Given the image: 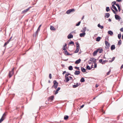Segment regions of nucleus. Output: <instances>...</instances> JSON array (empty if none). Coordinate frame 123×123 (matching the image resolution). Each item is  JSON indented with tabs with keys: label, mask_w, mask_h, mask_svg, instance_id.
<instances>
[{
	"label": "nucleus",
	"mask_w": 123,
	"mask_h": 123,
	"mask_svg": "<svg viewBox=\"0 0 123 123\" xmlns=\"http://www.w3.org/2000/svg\"><path fill=\"white\" fill-rule=\"evenodd\" d=\"M53 85L52 87V88H54L55 89L58 86V83L55 80L53 81Z\"/></svg>",
	"instance_id": "nucleus-1"
},
{
	"label": "nucleus",
	"mask_w": 123,
	"mask_h": 123,
	"mask_svg": "<svg viewBox=\"0 0 123 123\" xmlns=\"http://www.w3.org/2000/svg\"><path fill=\"white\" fill-rule=\"evenodd\" d=\"M14 68H13L12 69V70L11 71H10L9 72V78L11 77L12 76V74H13V73H14L13 70H14Z\"/></svg>",
	"instance_id": "nucleus-2"
},
{
	"label": "nucleus",
	"mask_w": 123,
	"mask_h": 123,
	"mask_svg": "<svg viewBox=\"0 0 123 123\" xmlns=\"http://www.w3.org/2000/svg\"><path fill=\"white\" fill-rule=\"evenodd\" d=\"M105 43L106 45V46H107V47L108 48L110 47V44L108 42L106 41H105Z\"/></svg>",
	"instance_id": "nucleus-3"
},
{
	"label": "nucleus",
	"mask_w": 123,
	"mask_h": 123,
	"mask_svg": "<svg viewBox=\"0 0 123 123\" xmlns=\"http://www.w3.org/2000/svg\"><path fill=\"white\" fill-rule=\"evenodd\" d=\"M97 50H98V52L99 53H101L103 51L102 49L101 48L98 49Z\"/></svg>",
	"instance_id": "nucleus-4"
},
{
	"label": "nucleus",
	"mask_w": 123,
	"mask_h": 123,
	"mask_svg": "<svg viewBox=\"0 0 123 123\" xmlns=\"http://www.w3.org/2000/svg\"><path fill=\"white\" fill-rule=\"evenodd\" d=\"M54 96H51L50 97H49L48 98V100L49 101H52L53 100L54 98Z\"/></svg>",
	"instance_id": "nucleus-5"
},
{
	"label": "nucleus",
	"mask_w": 123,
	"mask_h": 123,
	"mask_svg": "<svg viewBox=\"0 0 123 123\" xmlns=\"http://www.w3.org/2000/svg\"><path fill=\"white\" fill-rule=\"evenodd\" d=\"M80 72L79 71H76L74 73V74L75 75H78L80 74Z\"/></svg>",
	"instance_id": "nucleus-6"
},
{
	"label": "nucleus",
	"mask_w": 123,
	"mask_h": 123,
	"mask_svg": "<svg viewBox=\"0 0 123 123\" xmlns=\"http://www.w3.org/2000/svg\"><path fill=\"white\" fill-rule=\"evenodd\" d=\"M73 35L71 34V33L69 34L68 36V39H70L73 38Z\"/></svg>",
	"instance_id": "nucleus-7"
},
{
	"label": "nucleus",
	"mask_w": 123,
	"mask_h": 123,
	"mask_svg": "<svg viewBox=\"0 0 123 123\" xmlns=\"http://www.w3.org/2000/svg\"><path fill=\"white\" fill-rule=\"evenodd\" d=\"M11 38V37L10 38V39L8 40V41L6 43H5L4 45V47L6 46L8 43L10 41V40Z\"/></svg>",
	"instance_id": "nucleus-8"
},
{
	"label": "nucleus",
	"mask_w": 123,
	"mask_h": 123,
	"mask_svg": "<svg viewBox=\"0 0 123 123\" xmlns=\"http://www.w3.org/2000/svg\"><path fill=\"white\" fill-rule=\"evenodd\" d=\"M115 18L117 20L119 19L120 18V17L117 15H115Z\"/></svg>",
	"instance_id": "nucleus-9"
},
{
	"label": "nucleus",
	"mask_w": 123,
	"mask_h": 123,
	"mask_svg": "<svg viewBox=\"0 0 123 123\" xmlns=\"http://www.w3.org/2000/svg\"><path fill=\"white\" fill-rule=\"evenodd\" d=\"M81 61V60L80 59H79L78 60H76L75 62V63L76 64H78L80 63Z\"/></svg>",
	"instance_id": "nucleus-10"
},
{
	"label": "nucleus",
	"mask_w": 123,
	"mask_h": 123,
	"mask_svg": "<svg viewBox=\"0 0 123 123\" xmlns=\"http://www.w3.org/2000/svg\"><path fill=\"white\" fill-rule=\"evenodd\" d=\"M60 88H61L60 87H58V88L55 91V94H56L58 93V91L60 90Z\"/></svg>",
	"instance_id": "nucleus-11"
},
{
	"label": "nucleus",
	"mask_w": 123,
	"mask_h": 123,
	"mask_svg": "<svg viewBox=\"0 0 123 123\" xmlns=\"http://www.w3.org/2000/svg\"><path fill=\"white\" fill-rule=\"evenodd\" d=\"M50 29L51 30L55 31L56 30L54 26L51 25L50 26Z\"/></svg>",
	"instance_id": "nucleus-12"
},
{
	"label": "nucleus",
	"mask_w": 123,
	"mask_h": 123,
	"mask_svg": "<svg viewBox=\"0 0 123 123\" xmlns=\"http://www.w3.org/2000/svg\"><path fill=\"white\" fill-rule=\"evenodd\" d=\"M115 48V47L114 45H112L111 47V50L114 49Z\"/></svg>",
	"instance_id": "nucleus-13"
},
{
	"label": "nucleus",
	"mask_w": 123,
	"mask_h": 123,
	"mask_svg": "<svg viewBox=\"0 0 123 123\" xmlns=\"http://www.w3.org/2000/svg\"><path fill=\"white\" fill-rule=\"evenodd\" d=\"M110 15L109 13H106L105 14V17H106L107 18H108L110 16Z\"/></svg>",
	"instance_id": "nucleus-14"
},
{
	"label": "nucleus",
	"mask_w": 123,
	"mask_h": 123,
	"mask_svg": "<svg viewBox=\"0 0 123 123\" xmlns=\"http://www.w3.org/2000/svg\"><path fill=\"white\" fill-rule=\"evenodd\" d=\"M112 6L113 8L115 11L117 12L118 11V10L117 9L116 7L114 5H112Z\"/></svg>",
	"instance_id": "nucleus-15"
},
{
	"label": "nucleus",
	"mask_w": 123,
	"mask_h": 123,
	"mask_svg": "<svg viewBox=\"0 0 123 123\" xmlns=\"http://www.w3.org/2000/svg\"><path fill=\"white\" fill-rule=\"evenodd\" d=\"M30 9V8H28L27 9H25L22 12L23 13H25L27 12Z\"/></svg>",
	"instance_id": "nucleus-16"
},
{
	"label": "nucleus",
	"mask_w": 123,
	"mask_h": 123,
	"mask_svg": "<svg viewBox=\"0 0 123 123\" xmlns=\"http://www.w3.org/2000/svg\"><path fill=\"white\" fill-rule=\"evenodd\" d=\"M86 34V33L85 32H84L83 33H80V36L81 37H82L83 36H84Z\"/></svg>",
	"instance_id": "nucleus-17"
},
{
	"label": "nucleus",
	"mask_w": 123,
	"mask_h": 123,
	"mask_svg": "<svg viewBox=\"0 0 123 123\" xmlns=\"http://www.w3.org/2000/svg\"><path fill=\"white\" fill-rule=\"evenodd\" d=\"M79 85V84L77 83L76 84L73 85V87L74 88H75L78 86Z\"/></svg>",
	"instance_id": "nucleus-18"
},
{
	"label": "nucleus",
	"mask_w": 123,
	"mask_h": 123,
	"mask_svg": "<svg viewBox=\"0 0 123 123\" xmlns=\"http://www.w3.org/2000/svg\"><path fill=\"white\" fill-rule=\"evenodd\" d=\"M98 50H96V51H95L93 53V55L94 56H95V55L98 52Z\"/></svg>",
	"instance_id": "nucleus-19"
},
{
	"label": "nucleus",
	"mask_w": 123,
	"mask_h": 123,
	"mask_svg": "<svg viewBox=\"0 0 123 123\" xmlns=\"http://www.w3.org/2000/svg\"><path fill=\"white\" fill-rule=\"evenodd\" d=\"M108 34L110 35H113V33L111 31H108Z\"/></svg>",
	"instance_id": "nucleus-20"
},
{
	"label": "nucleus",
	"mask_w": 123,
	"mask_h": 123,
	"mask_svg": "<svg viewBox=\"0 0 123 123\" xmlns=\"http://www.w3.org/2000/svg\"><path fill=\"white\" fill-rule=\"evenodd\" d=\"M65 78V80H66V82H68L70 80L68 77Z\"/></svg>",
	"instance_id": "nucleus-21"
},
{
	"label": "nucleus",
	"mask_w": 123,
	"mask_h": 123,
	"mask_svg": "<svg viewBox=\"0 0 123 123\" xmlns=\"http://www.w3.org/2000/svg\"><path fill=\"white\" fill-rule=\"evenodd\" d=\"M81 69L82 71L83 72H86V69L83 67H82L81 68Z\"/></svg>",
	"instance_id": "nucleus-22"
},
{
	"label": "nucleus",
	"mask_w": 123,
	"mask_h": 123,
	"mask_svg": "<svg viewBox=\"0 0 123 123\" xmlns=\"http://www.w3.org/2000/svg\"><path fill=\"white\" fill-rule=\"evenodd\" d=\"M80 48H76V50L74 51V52L75 53H76L78 52Z\"/></svg>",
	"instance_id": "nucleus-23"
},
{
	"label": "nucleus",
	"mask_w": 123,
	"mask_h": 123,
	"mask_svg": "<svg viewBox=\"0 0 123 123\" xmlns=\"http://www.w3.org/2000/svg\"><path fill=\"white\" fill-rule=\"evenodd\" d=\"M98 27L100 28L101 29H102L103 28V26H102L100 24H98Z\"/></svg>",
	"instance_id": "nucleus-24"
},
{
	"label": "nucleus",
	"mask_w": 123,
	"mask_h": 123,
	"mask_svg": "<svg viewBox=\"0 0 123 123\" xmlns=\"http://www.w3.org/2000/svg\"><path fill=\"white\" fill-rule=\"evenodd\" d=\"M101 37H98L96 38V41L97 42L99 41L101 39Z\"/></svg>",
	"instance_id": "nucleus-25"
},
{
	"label": "nucleus",
	"mask_w": 123,
	"mask_h": 123,
	"mask_svg": "<svg viewBox=\"0 0 123 123\" xmlns=\"http://www.w3.org/2000/svg\"><path fill=\"white\" fill-rule=\"evenodd\" d=\"M80 81L81 82H83L85 81V80L84 78H82L80 80Z\"/></svg>",
	"instance_id": "nucleus-26"
},
{
	"label": "nucleus",
	"mask_w": 123,
	"mask_h": 123,
	"mask_svg": "<svg viewBox=\"0 0 123 123\" xmlns=\"http://www.w3.org/2000/svg\"><path fill=\"white\" fill-rule=\"evenodd\" d=\"M68 69L70 70H72L73 69V67L72 66H70L68 67Z\"/></svg>",
	"instance_id": "nucleus-27"
},
{
	"label": "nucleus",
	"mask_w": 123,
	"mask_h": 123,
	"mask_svg": "<svg viewBox=\"0 0 123 123\" xmlns=\"http://www.w3.org/2000/svg\"><path fill=\"white\" fill-rule=\"evenodd\" d=\"M68 116H65L64 117V119L65 120H67L68 118Z\"/></svg>",
	"instance_id": "nucleus-28"
},
{
	"label": "nucleus",
	"mask_w": 123,
	"mask_h": 123,
	"mask_svg": "<svg viewBox=\"0 0 123 123\" xmlns=\"http://www.w3.org/2000/svg\"><path fill=\"white\" fill-rule=\"evenodd\" d=\"M76 48H80L79 44L78 43H76Z\"/></svg>",
	"instance_id": "nucleus-29"
},
{
	"label": "nucleus",
	"mask_w": 123,
	"mask_h": 123,
	"mask_svg": "<svg viewBox=\"0 0 123 123\" xmlns=\"http://www.w3.org/2000/svg\"><path fill=\"white\" fill-rule=\"evenodd\" d=\"M110 9L109 8V7H106V11L107 12H108L109 11H110Z\"/></svg>",
	"instance_id": "nucleus-30"
},
{
	"label": "nucleus",
	"mask_w": 123,
	"mask_h": 123,
	"mask_svg": "<svg viewBox=\"0 0 123 123\" xmlns=\"http://www.w3.org/2000/svg\"><path fill=\"white\" fill-rule=\"evenodd\" d=\"M41 25H40V26L38 27V28L37 30V31H36L37 32H38V31H39L40 30V28L41 27Z\"/></svg>",
	"instance_id": "nucleus-31"
},
{
	"label": "nucleus",
	"mask_w": 123,
	"mask_h": 123,
	"mask_svg": "<svg viewBox=\"0 0 123 123\" xmlns=\"http://www.w3.org/2000/svg\"><path fill=\"white\" fill-rule=\"evenodd\" d=\"M6 116V114L5 113L3 114V115L2 117L5 119V117Z\"/></svg>",
	"instance_id": "nucleus-32"
},
{
	"label": "nucleus",
	"mask_w": 123,
	"mask_h": 123,
	"mask_svg": "<svg viewBox=\"0 0 123 123\" xmlns=\"http://www.w3.org/2000/svg\"><path fill=\"white\" fill-rule=\"evenodd\" d=\"M115 57H113L112 58V60H109V62H112V61H114V60H115Z\"/></svg>",
	"instance_id": "nucleus-33"
},
{
	"label": "nucleus",
	"mask_w": 123,
	"mask_h": 123,
	"mask_svg": "<svg viewBox=\"0 0 123 123\" xmlns=\"http://www.w3.org/2000/svg\"><path fill=\"white\" fill-rule=\"evenodd\" d=\"M122 43V41L121 40H120L118 42V44L119 45H120Z\"/></svg>",
	"instance_id": "nucleus-34"
},
{
	"label": "nucleus",
	"mask_w": 123,
	"mask_h": 123,
	"mask_svg": "<svg viewBox=\"0 0 123 123\" xmlns=\"http://www.w3.org/2000/svg\"><path fill=\"white\" fill-rule=\"evenodd\" d=\"M121 36V34H118V38L119 39H120Z\"/></svg>",
	"instance_id": "nucleus-35"
},
{
	"label": "nucleus",
	"mask_w": 123,
	"mask_h": 123,
	"mask_svg": "<svg viewBox=\"0 0 123 123\" xmlns=\"http://www.w3.org/2000/svg\"><path fill=\"white\" fill-rule=\"evenodd\" d=\"M108 61L107 60H105V61H103L102 63V64H105V62H108Z\"/></svg>",
	"instance_id": "nucleus-36"
},
{
	"label": "nucleus",
	"mask_w": 123,
	"mask_h": 123,
	"mask_svg": "<svg viewBox=\"0 0 123 123\" xmlns=\"http://www.w3.org/2000/svg\"><path fill=\"white\" fill-rule=\"evenodd\" d=\"M70 12H70V9L68 10L67 11V12H66V13L68 14H69Z\"/></svg>",
	"instance_id": "nucleus-37"
},
{
	"label": "nucleus",
	"mask_w": 123,
	"mask_h": 123,
	"mask_svg": "<svg viewBox=\"0 0 123 123\" xmlns=\"http://www.w3.org/2000/svg\"><path fill=\"white\" fill-rule=\"evenodd\" d=\"M4 119V118L1 117L0 119V123H1Z\"/></svg>",
	"instance_id": "nucleus-38"
},
{
	"label": "nucleus",
	"mask_w": 123,
	"mask_h": 123,
	"mask_svg": "<svg viewBox=\"0 0 123 123\" xmlns=\"http://www.w3.org/2000/svg\"><path fill=\"white\" fill-rule=\"evenodd\" d=\"M65 52L66 54L67 55H70L69 53L67 51V50H66L65 51Z\"/></svg>",
	"instance_id": "nucleus-39"
},
{
	"label": "nucleus",
	"mask_w": 123,
	"mask_h": 123,
	"mask_svg": "<svg viewBox=\"0 0 123 123\" xmlns=\"http://www.w3.org/2000/svg\"><path fill=\"white\" fill-rule=\"evenodd\" d=\"M80 23H81L80 21H79L78 24H76V25L77 26L79 25H80Z\"/></svg>",
	"instance_id": "nucleus-40"
},
{
	"label": "nucleus",
	"mask_w": 123,
	"mask_h": 123,
	"mask_svg": "<svg viewBox=\"0 0 123 123\" xmlns=\"http://www.w3.org/2000/svg\"><path fill=\"white\" fill-rule=\"evenodd\" d=\"M86 68L89 70H90L91 69L90 67L88 65H87L86 66Z\"/></svg>",
	"instance_id": "nucleus-41"
},
{
	"label": "nucleus",
	"mask_w": 123,
	"mask_h": 123,
	"mask_svg": "<svg viewBox=\"0 0 123 123\" xmlns=\"http://www.w3.org/2000/svg\"><path fill=\"white\" fill-rule=\"evenodd\" d=\"M111 72V69H110L109 71L108 72H107V73L106 74L107 75H109L110 73Z\"/></svg>",
	"instance_id": "nucleus-42"
},
{
	"label": "nucleus",
	"mask_w": 123,
	"mask_h": 123,
	"mask_svg": "<svg viewBox=\"0 0 123 123\" xmlns=\"http://www.w3.org/2000/svg\"><path fill=\"white\" fill-rule=\"evenodd\" d=\"M70 11L71 12H73L75 10L74 9H70Z\"/></svg>",
	"instance_id": "nucleus-43"
},
{
	"label": "nucleus",
	"mask_w": 123,
	"mask_h": 123,
	"mask_svg": "<svg viewBox=\"0 0 123 123\" xmlns=\"http://www.w3.org/2000/svg\"><path fill=\"white\" fill-rule=\"evenodd\" d=\"M93 62L94 63H96V59L94 58V59L93 60Z\"/></svg>",
	"instance_id": "nucleus-44"
},
{
	"label": "nucleus",
	"mask_w": 123,
	"mask_h": 123,
	"mask_svg": "<svg viewBox=\"0 0 123 123\" xmlns=\"http://www.w3.org/2000/svg\"><path fill=\"white\" fill-rule=\"evenodd\" d=\"M69 75H70V74H66L65 75V78L68 77V76Z\"/></svg>",
	"instance_id": "nucleus-45"
},
{
	"label": "nucleus",
	"mask_w": 123,
	"mask_h": 123,
	"mask_svg": "<svg viewBox=\"0 0 123 123\" xmlns=\"http://www.w3.org/2000/svg\"><path fill=\"white\" fill-rule=\"evenodd\" d=\"M75 68L76 69H77L78 70H80V68L79 67H75Z\"/></svg>",
	"instance_id": "nucleus-46"
},
{
	"label": "nucleus",
	"mask_w": 123,
	"mask_h": 123,
	"mask_svg": "<svg viewBox=\"0 0 123 123\" xmlns=\"http://www.w3.org/2000/svg\"><path fill=\"white\" fill-rule=\"evenodd\" d=\"M111 10L115 14H117V13H116V12L113 9H112L111 8Z\"/></svg>",
	"instance_id": "nucleus-47"
},
{
	"label": "nucleus",
	"mask_w": 123,
	"mask_h": 123,
	"mask_svg": "<svg viewBox=\"0 0 123 123\" xmlns=\"http://www.w3.org/2000/svg\"><path fill=\"white\" fill-rule=\"evenodd\" d=\"M69 43L70 44H74V43L73 41H71L69 42Z\"/></svg>",
	"instance_id": "nucleus-48"
},
{
	"label": "nucleus",
	"mask_w": 123,
	"mask_h": 123,
	"mask_svg": "<svg viewBox=\"0 0 123 123\" xmlns=\"http://www.w3.org/2000/svg\"><path fill=\"white\" fill-rule=\"evenodd\" d=\"M94 58H91L90 59V60H89V61H93V59H94Z\"/></svg>",
	"instance_id": "nucleus-49"
},
{
	"label": "nucleus",
	"mask_w": 123,
	"mask_h": 123,
	"mask_svg": "<svg viewBox=\"0 0 123 123\" xmlns=\"http://www.w3.org/2000/svg\"><path fill=\"white\" fill-rule=\"evenodd\" d=\"M112 5H115L116 4V2L115 1H114L112 2Z\"/></svg>",
	"instance_id": "nucleus-50"
},
{
	"label": "nucleus",
	"mask_w": 123,
	"mask_h": 123,
	"mask_svg": "<svg viewBox=\"0 0 123 123\" xmlns=\"http://www.w3.org/2000/svg\"><path fill=\"white\" fill-rule=\"evenodd\" d=\"M97 67V64L96 63H94V68H96Z\"/></svg>",
	"instance_id": "nucleus-51"
},
{
	"label": "nucleus",
	"mask_w": 123,
	"mask_h": 123,
	"mask_svg": "<svg viewBox=\"0 0 123 123\" xmlns=\"http://www.w3.org/2000/svg\"><path fill=\"white\" fill-rule=\"evenodd\" d=\"M49 77L50 79H51V74H49Z\"/></svg>",
	"instance_id": "nucleus-52"
},
{
	"label": "nucleus",
	"mask_w": 123,
	"mask_h": 123,
	"mask_svg": "<svg viewBox=\"0 0 123 123\" xmlns=\"http://www.w3.org/2000/svg\"><path fill=\"white\" fill-rule=\"evenodd\" d=\"M118 9L119 10V11H120L121 10V8L120 6H119L118 7Z\"/></svg>",
	"instance_id": "nucleus-53"
},
{
	"label": "nucleus",
	"mask_w": 123,
	"mask_h": 123,
	"mask_svg": "<svg viewBox=\"0 0 123 123\" xmlns=\"http://www.w3.org/2000/svg\"><path fill=\"white\" fill-rule=\"evenodd\" d=\"M121 31L123 32V28H122L120 29Z\"/></svg>",
	"instance_id": "nucleus-54"
},
{
	"label": "nucleus",
	"mask_w": 123,
	"mask_h": 123,
	"mask_svg": "<svg viewBox=\"0 0 123 123\" xmlns=\"http://www.w3.org/2000/svg\"><path fill=\"white\" fill-rule=\"evenodd\" d=\"M102 59H100V60H99V62L101 63H102Z\"/></svg>",
	"instance_id": "nucleus-55"
},
{
	"label": "nucleus",
	"mask_w": 123,
	"mask_h": 123,
	"mask_svg": "<svg viewBox=\"0 0 123 123\" xmlns=\"http://www.w3.org/2000/svg\"><path fill=\"white\" fill-rule=\"evenodd\" d=\"M63 49L64 51H65L66 50V49L65 48V47H63Z\"/></svg>",
	"instance_id": "nucleus-56"
},
{
	"label": "nucleus",
	"mask_w": 123,
	"mask_h": 123,
	"mask_svg": "<svg viewBox=\"0 0 123 123\" xmlns=\"http://www.w3.org/2000/svg\"><path fill=\"white\" fill-rule=\"evenodd\" d=\"M69 78V79L70 80H71L72 79V78L71 77V76H69L68 77Z\"/></svg>",
	"instance_id": "nucleus-57"
},
{
	"label": "nucleus",
	"mask_w": 123,
	"mask_h": 123,
	"mask_svg": "<svg viewBox=\"0 0 123 123\" xmlns=\"http://www.w3.org/2000/svg\"><path fill=\"white\" fill-rule=\"evenodd\" d=\"M115 5L118 7L119 6V4H116Z\"/></svg>",
	"instance_id": "nucleus-58"
},
{
	"label": "nucleus",
	"mask_w": 123,
	"mask_h": 123,
	"mask_svg": "<svg viewBox=\"0 0 123 123\" xmlns=\"http://www.w3.org/2000/svg\"><path fill=\"white\" fill-rule=\"evenodd\" d=\"M84 105H83L80 106V108H83L84 106Z\"/></svg>",
	"instance_id": "nucleus-59"
},
{
	"label": "nucleus",
	"mask_w": 123,
	"mask_h": 123,
	"mask_svg": "<svg viewBox=\"0 0 123 123\" xmlns=\"http://www.w3.org/2000/svg\"><path fill=\"white\" fill-rule=\"evenodd\" d=\"M67 45V44L66 43H65V45H64L63 47H65Z\"/></svg>",
	"instance_id": "nucleus-60"
},
{
	"label": "nucleus",
	"mask_w": 123,
	"mask_h": 123,
	"mask_svg": "<svg viewBox=\"0 0 123 123\" xmlns=\"http://www.w3.org/2000/svg\"><path fill=\"white\" fill-rule=\"evenodd\" d=\"M122 0H116L118 2H120Z\"/></svg>",
	"instance_id": "nucleus-61"
},
{
	"label": "nucleus",
	"mask_w": 123,
	"mask_h": 123,
	"mask_svg": "<svg viewBox=\"0 0 123 123\" xmlns=\"http://www.w3.org/2000/svg\"><path fill=\"white\" fill-rule=\"evenodd\" d=\"M123 68V64L122 65L121 67V69H122Z\"/></svg>",
	"instance_id": "nucleus-62"
},
{
	"label": "nucleus",
	"mask_w": 123,
	"mask_h": 123,
	"mask_svg": "<svg viewBox=\"0 0 123 123\" xmlns=\"http://www.w3.org/2000/svg\"><path fill=\"white\" fill-rule=\"evenodd\" d=\"M108 20H109V21L111 22V19L109 18V19Z\"/></svg>",
	"instance_id": "nucleus-63"
},
{
	"label": "nucleus",
	"mask_w": 123,
	"mask_h": 123,
	"mask_svg": "<svg viewBox=\"0 0 123 123\" xmlns=\"http://www.w3.org/2000/svg\"><path fill=\"white\" fill-rule=\"evenodd\" d=\"M66 71H64L63 73V74H64L65 73H66Z\"/></svg>",
	"instance_id": "nucleus-64"
}]
</instances>
